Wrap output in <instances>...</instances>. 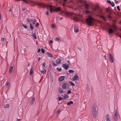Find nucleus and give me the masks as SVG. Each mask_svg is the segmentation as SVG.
Here are the masks:
<instances>
[{
	"label": "nucleus",
	"instance_id": "nucleus-44",
	"mask_svg": "<svg viewBox=\"0 0 121 121\" xmlns=\"http://www.w3.org/2000/svg\"><path fill=\"white\" fill-rule=\"evenodd\" d=\"M57 70L58 71H61V68H56Z\"/></svg>",
	"mask_w": 121,
	"mask_h": 121
},
{
	"label": "nucleus",
	"instance_id": "nucleus-19",
	"mask_svg": "<svg viewBox=\"0 0 121 121\" xmlns=\"http://www.w3.org/2000/svg\"><path fill=\"white\" fill-rule=\"evenodd\" d=\"M46 70L44 69H43V70L41 71V73L43 74H45L46 73Z\"/></svg>",
	"mask_w": 121,
	"mask_h": 121
},
{
	"label": "nucleus",
	"instance_id": "nucleus-18",
	"mask_svg": "<svg viewBox=\"0 0 121 121\" xmlns=\"http://www.w3.org/2000/svg\"><path fill=\"white\" fill-rule=\"evenodd\" d=\"M31 22L33 24H34L35 23L36 20L35 19L31 18Z\"/></svg>",
	"mask_w": 121,
	"mask_h": 121
},
{
	"label": "nucleus",
	"instance_id": "nucleus-53",
	"mask_svg": "<svg viewBox=\"0 0 121 121\" xmlns=\"http://www.w3.org/2000/svg\"><path fill=\"white\" fill-rule=\"evenodd\" d=\"M40 49H39L37 51V52L38 53H39V52H40Z\"/></svg>",
	"mask_w": 121,
	"mask_h": 121
},
{
	"label": "nucleus",
	"instance_id": "nucleus-45",
	"mask_svg": "<svg viewBox=\"0 0 121 121\" xmlns=\"http://www.w3.org/2000/svg\"><path fill=\"white\" fill-rule=\"evenodd\" d=\"M39 23H37L35 25V26L36 27H37L39 26Z\"/></svg>",
	"mask_w": 121,
	"mask_h": 121
},
{
	"label": "nucleus",
	"instance_id": "nucleus-31",
	"mask_svg": "<svg viewBox=\"0 0 121 121\" xmlns=\"http://www.w3.org/2000/svg\"><path fill=\"white\" fill-rule=\"evenodd\" d=\"M30 28L31 30H33V27L31 23L30 24Z\"/></svg>",
	"mask_w": 121,
	"mask_h": 121
},
{
	"label": "nucleus",
	"instance_id": "nucleus-9",
	"mask_svg": "<svg viewBox=\"0 0 121 121\" xmlns=\"http://www.w3.org/2000/svg\"><path fill=\"white\" fill-rule=\"evenodd\" d=\"M69 64L65 63L63 65L62 67H63L66 70H67L69 68Z\"/></svg>",
	"mask_w": 121,
	"mask_h": 121
},
{
	"label": "nucleus",
	"instance_id": "nucleus-20",
	"mask_svg": "<svg viewBox=\"0 0 121 121\" xmlns=\"http://www.w3.org/2000/svg\"><path fill=\"white\" fill-rule=\"evenodd\" d=\"M74 32L76 33H77L78 32L79 30L77 28V26H76L74 27Z\"/></svg>",
	"mask_w": 121,
	"mask_h": 121
},
{
	"label": "nucleus",
	"instance_id": "nucleus-38",
	"mask_svg": "<svg viewBox=\"0 0 121 121\" xmlns=\"http://www.w3.org/2000/svg\"><path fill=\"white\" fill-rule=\"evenodd\" d=\"M41 51L42 52V53L43 54L44 53V52H45V50L44 49H43V48H42L41 49Z\"/></svg>",
	"mask_w": 121,
	"mask_h": 121
},
{
	"label": "nucleus",
	"instance_id": "nucleus-52",
	"mask_svg": "<svg viewBox=\"0 0 121 121\" xmlns=\"http://www.w3.org/2000/svg\"><path fill=\"white\" fill-rule=\"evenodd\" d=\"M52 64L54 66H56V64L55 63H54V62H52Z\"/></svg>",
	"mask_w": 121,
	"mask_h": 121
},
{
	"label": "nucleus",
	"instance_id": "nucleus-21",
	"mask_svg": "<svg viewBox=\"0 0 121 121\" xmlns=\"http://www.w3.org/2000/svg\"><path fill=\"white\" fill-rule=\"evenodd\" d=\"M33 68H31L30 72V74L31 75L33 74Z\"/></svg>",
	"mask_w": 121,
	"mask_h": 121
},
{
	"label": "nucleus",
	"instance_id": "nucleus-58",
	"mask_svg": "<svg viewBox=\"0 0 121 121\" xmlns=\"http://www.w3.org/2000/svg\"><path fill=\"white\" fill-rule=\"evenodd\" d=\"M1 15L0 14V20L1 19Z\"/></svg>",
	"mask_w": 121,
	"mask_h": 121
},
{
	"label": "nucleus",
	"instance_id": "nucleus-26",
	"mask_svg": "<svg viewBox=\"0 0 121 121\" xmlns=\"http://www.w3.org/2000/svg\"><path fill=\"white\" fill-rule=\"evenodd\" d=\"M13 66H11L9 70V73H10L12 72V70L13 69Z\"/></svg>",
	"mask_w": 121,
	"mask_h": 121
},
{
	"label": "nucleus",
	"instance_id": "nucleus-5",
	"mask_svg": "<svg viewBox=\"0 0 121 121\" xmlns=\"http://www.w3.org/2000/svg\"><path fill=\"white\" fill-rule=\"evenodd\" d=\"M33 3L34 4V5L36 4L38 5L40 7H44L46 6L45 5L40 2H33Z\"/></svg>",
	"mask_w": 121,
	"mask_h": 121
},
{
	"label": "nucleus",
	"instance_id": "nucleus-37",
	"mask_svg": "<svg viewBox=\"0 0 121 121\" xmlns=\"http://www.w3.org/2000/svg\"><path fill=\"white\" fill-rule=\"evenodd\" d=\"M1 41L2 42H3L4 41H6V40L4 38H3L1 39Z\"/></svg>",
	"mask_w": 121,
	"mask_h": 121
},
{
	"label": "nucleus",
	"instance_id": "nucleus-54",
	"mask_svg": "<svg viewBox=\"0 0 121 121\" xmlns=\"http://www.w3.org/2000/svg\"><path fill=\"white\" fill-rule=\"evenodd\" d=\"M46 14L47 15H48V11H46Z\"/></svg>",
	"mask_w": 121,
	"mask_h": 121
},
{
	"label": "nucleus",
	"instance_id": "nucleus-42",
	"mask_svg": "<svg viewBox=\"0 0 121 121\" xmlns=\"http://www.w3.org/2000/svg\"><path fill=\"white\" fill-rule=\"evenodd\" d=\"M71 92L70 90H69L68 91L67 94H71Z\"/></svg>",
	"mask_w": 121,
	"mask_h": 121
},
{
	"label": "nucleus",
	"instance_id": "nucleus-30",
	"mask_svg": "<svg viewBox=\"0 0 121 121\" xmlns=\"http://www.w3.org/2000/svg\"><path fill=\"white\" fill-rule=\"evenodd\" d=\"M73 86H75V84L72 82L70 81L69 82Z\"/></svg>",
	"mask_w": 121,
	"mask_h": 121
},
{
	"label": "nucleus",
	"instance_id": "nucleus-24",
	"mask_svg": "<svg viewBox=\"0 0 121 121\" xmlns=\"http://www.w3.org/2000/svg\"><path fill=\"white\" fill-rule=\"evenodd\" d=\"M47 55L49 57L52 58H53V56L52 54L48 52L47 53Z\"/></svg>",
	"mask_w": 121,
	"mask_h": 121
},
{
	"label": "nucleus",
	"instance_id": "nucleus-4",
	"mask_svg": "<svg viewBox=\"0 0 121 121\" xmlns=\"http://www.w3.org/2000/svg\"><path fill=\"white\" fill-rule=\"evenodd\" d=\"M96 106H94L93 107L92 109V113L93 114V116L95 118H96L97 112L96 110Z\"/></svg>",
	"mask_w": 121,
	"mask_h": 121
},
{
	"label": "nucleus",
	"instance_id": "nucleus-1",
	"mask_svg": "<svg viewBox=\"0 0 121 121\" xmlns=\"http://www.w3.org/2000/svg\"><path fill=\"white\" fill-rule=\"evenodd\" d=\"M72 2L78 5L77 9L82 10L85 14L88 15V17L85 20L86 24L89 26H92L94 23V19L90 16V12L88 10L90 7L86 3L81 0H72Z\"/></svg>",
	"mask_w": 121,
	"mask_h": 121
},
{
	"label": "nucleus",
	"instance_id": "nucleus-43",
	"mask_svg": "<svg viewBox=\"0 0 121 121\" xmlns=\"http://www.w3.org/2000/svg\"><path fill=\"white\" fill-rule=\"evenodd\" d=\"M52 27L53 28H54L55 27V25L54 24H52L51 25Z\"/></svg>",
	"mask_w": 121,
	"mask_h": 121
},
{
	"label": "nucleus",
	"instance_id": "nucleus-25",
	"mask_svg": "<svg viewBox=\"0 0 121 121\" xmlns=\"http://www.w3.org/2000/svg\"><path fill=\"white\" fill-rule=\"evenodd\" d=\"M59 92L60 93H63L64 92H63V91L62 89L60 88H59Z\"/></svg>",
	"mask_w": 121,
	"mask_h": 121
},
{
	"label": "nucleus",
	"instance_id": "nucleus-64",
	"mask_svg": "<svg viewBox=\"0 0 121 121\" xmlns=\"http://www.w3.org/2000/svg\"><path fill=\"white\" fill-rule=\"evenodd\" d=\"M62 19V17H60V20H61Z\"/></svg>",
	"mask_w": 121,
	"mask_h": 121
},
{
	"label": "nucleus",
	"instance_id": "nucleus-34",
	"mask_svg": "<svg viewBox=\"0 0 121 121\" xmlns=\"http://www.w3.org/2000/svg\"><path fill=\"white\" fill-rule=\"evenodd\" d=\"M9 105L8 104H6L4 106V107L6 108H9Z\"/></svg>",
	"mask_w": 121,
	"mask_h": 121
},
{
	"label": "nucleus",
	"instance_id": "nucleus-40",
	"mask_svg": "<svg viewBox=\"0 0 121 121\" xmlns=\"http://www.w3.org/2000/svg\"><path fill=\"white\" fill-rule=\"evenodd\" d=\"M111 4L113 7L114 6H115V4L113 2L111 3Z\"/></svg>",
	"mask_w": 121,
	"mask_h": 121
},
{
	"label": "nucleus",
	"instance_id": "nucleus-2",
	"mask_svg": "<svg viewBox=\"0 0 121 121\" xmlns=\"http://www.w3.org/2000/svg\"><path fill=\"white\" fill-rule=\"evenodd\" d=\"M49 7L50 8V11L51 13H52L53 11L57 12L58 11H60V7H59L57 8H56L54 7H53L52 8V6H49Z\"/></svg>",
	"mask_w": 121,
	"mask_h": 121
},
{
	"label": "nucleus",
	"instance_id": "nucleus-28",
	"mask_svg": "<svg viewBox=\"0 0 121 121\" xmlns=\"http://www.w3.org/2000/svg\"><path fill=\"white\" fill-rule=\"evenodd\" d=\"M73 102L72 101H71L69 102H68L67 103V104L68 105H69L71 104H73Z\"/></svg>",
	"mask_w": 121,
	"mask_h": 121
},
{
	"label": "nucleus",
	"instance_id": "nucleus-56",
	"mask_svg": "<svg viewBox=\"0 0 121 121\" xmlns=\"http://www.w3.org/2000/svg\"><path fill=\"white\" fill-rule=\"evenodd\" d=\"M108 17L110 19H111L112 18V17L110 16H108Z\"/></svg>",
	"mask_w": 121,
	"mask_h": 121
},
{
	"label": "nucleus",
	"instance_id": "nucleus-33",
	"mask_svg": "<svg viewBox=\"0 0 121 121\" xmlns=\"http://www.w3.org/2000/svg\"><path fill=\"white\" fill-rule=\"evenodd\" d=\"M69 72L70 73H74V71L73 70H69Z\"/></svg>",
	"mask_w": 121,
	"mask_h": 121
},
{
	"label": "nucleus",
	"instance_id": "nucleus-59",
	"mask_svg": "<svg viewBox=\"0 0 121 121\" xmlns=\"http://www.w3.org/2000/svg\"><path fill=\"white\" fill-rule=\"evenodd\" d=\"M20 120V119H17V120L16 121H19Z\"/></svg>",
	"mask_w": 121,
	"mask_h": 121
},
{
	"label": "nucleus",
	"instance_id": "nucleus-8",
	"mask_svg": "<svg viewBox=\"0 0 121 121\" xmlns=\"http://www.w3.org/2000/svg\"><path fill=\"white\" fill-rule=\"evenodd\" d=\"M69 84L65 83L62 85V87L65 90L66 89L67 87H69Z\"/></svg>",
	"mask_w": 121,
	"mask_h": 121
},
{
	"label": "nucleus",
	"instance_id": "nucleus-17",
	"mask_svg": "<svg viewBox=\"0 0 121 121\" xmlns=\"http://www.w3.org/2000/svg\"><path fill=\"white\" fill-rule=\"evenodd\" d=\"M61 61V59L60 58H59L56 60V62L57 64H59L60 63Z\"/></svg>",
	"mask_w": 121,
	"mask_h": 121
},
{
	"label": "nucleus",
	"instance_id": "nucleus-49",
	"mask_svg": "<svg viewBox=\"0 0 121 121\" xmlns=\"http://www.w3.org/2000/svg\"><path fill=\"white\" fill-rule=\"evenodd\" d=\"M107 2L109 4H111L112 2H111V1L109 0H107Z\"/></svg>",
	"mask_w": 121,
	"mask_h": 121
},
{
	"label": "nucleus",
	"instance_id": "nucleus-11",
	"mask_svg": "<svg viewBox=\"0 0 121 121\" xmlns=\"http://www.w3.org/2000/svg\"><path fill=\"white\" fill-rule=\"evenodd\" d=\"M108 33L109 34V36L111 37H112L113 34V30L111 28H109L108 31Z\"/></svg>",
	"mask_w": 121,
	"mask_h": 121
},
{
	"label": "nucleus",
	"instance_id": "nucleus-7",
	"mask_svg": "<svg viewBox=\"0 0 121 121\" xmlns=\"http://www.w3.org/2000/svg\"><path fill=\"white\" fill-rule=\"evenodd\" d=\"M118 113L117 110L116 109L114 114V120L115 121H117L118 120V118L117 116Z\"/></svg>",
	"mask_w": 121,
	"mask_h": 121
},
{
	"label": "nucleus",
	"instance_id": "nucleus-50",
	"mask_svg": "<svg viewBox=\"0 0 121 121\" xmlns=\"http://www.w3.org/2000/svg\"><path fill=\"white\" fill-rule=\"evenodd\" d=\"M52 40H51L49 41V43L50 44H51L52 43Z\"/></svg>",
	"mask_w": 121,
	"mask_h": 121
},
{
	"label": "nucleus",
	"instance_id": "nucleus-41",
	"mask_svg": "<svg viewBox=\"0 0 121 121\" xmlns=\"http://www.w3.org/2000/svg\"><path fill=\"white\" fill-rule=\"evenodd\" d=\"M67 0H64L65 2H64V3L63 4V6H64L65 5V2H66L67 1Z\"/></svg>",
	"mask_w": 121,
	"mask_h": 121
},
{
	"label": "nucleus",
	"instance_id": "nucleus-63",
	"mask_svg": "<svg viewBox=\"0 0 121 121\" xmlns=\"http://www.w3.org/2000/svg\"><path fill=\"white\" fill-rule=\"evenodd\" d=\"M119 37L120 38H121V35L119 36Z\"/></svg>",
	"mask_w": 121,
	"mask_h": 121
},
{
	"label": "nucleus",
	"instance_id": "nucleus-57",
	"mask_svg": "<svg viewBox=\"0 0 121 121\" xmlns=\"http://www.w3.org/2000/svg\"><path fill=\"white\" fill-rule=\"evenodd\" d=\"M67 62H68V64H70V61H69V60H68V61H67Z\"/></svg>",
	"mask_w": 121,
	"mask_h": 121
},
{
	"label": "nucleus",
	"instance_id": "nucleus-12",
	"mask_svg": "<svg viewBox=\"0 0 121 121\" xmlns=\"http://www.w3.org/2000/svg\"><path fill=\"white\" fill-rule=\"evenodd\" d=\"M109 60L110 62H113V56L111 53H110L109 54Z\"/></svg>",
	"mask_w": 121,
	"mask_h": 121
},
{
	"label": "nucleus",
	"instance_id": "nucleus-22",
	"mask_svg": "<svg viewBox=\"0 0 121 121\" xmlns=\"http://www.w3.org/2000/svg\"><path fill=\"white\" fill-rule=\"evenodd\" d=\"M99 16L104 21H106V18L105 17H104L102 15H99Z\"/></svg>",
	"mask_w": 121,
	"mask_h": 121
},
{
	"label": "nucleus",
	"instance_id": "nucleus-35",
	"mask_svg": "<svg viewBox=\"0 0 121 121\" xmlns=\"http://www.w3.org/2000/svg\"><path fill=\"white\" fill-rule=\"evenodd\" d=\"M26 20L27 22L30 23V22L31 20H30L29 18H27L26 19Z\"/></svg>",
	"mask_w": 121,
	"mask_h": 121
},
{
	"label": "nucleus",
	"instance_id": "nucleus-55",
	"mask_svg": "<svg viewBox=\"0 0 121 121\" xmlns=\"http://www.w3.org/2000/svg\"><path fill=\"white\" fill-rule=\"evenodd\" d=\"M115 3H116V4H117L118 3V1L117 0H115Z\"/></svg>",
	"mask_w": 121,
	"mask_h": 121
},
{
	"label": "nucleus",
	"instance_id": "nucleus-13",
	"mask_svg": "<svg viewBox=\"0 0 121 121\" xmlns=\"http://www.w3.org/2000/svg\"><path fill=\"white\" fill-rule=\"evenodd\" d=\"M65 77L63 76H60L58 78V80L60 81H63L65 79Z\"/></svg>",
	"mask_w": 121,
	"mask_h": 121
},
{
	"label": "nucleus",
	"instance_id": "nucleus-15",
	"mask_svg": "<svg viewBox=\"0 0 121 121\" xmlns=\"http://www.w3.org/2000/svg\"><path fill=\"white\" fill-rule=\"evenodd\" d=\"M31 36H32L35 39H36V36L35 35V33H34L33 32L31 33L30 34Z\"/></svg>",
	"mask_w": 121,
	"mask_h": 121
},
{
	"label": "nucleus",
	"instance_id": "nucleus-36",
	"mask_svg": "<svg viewBox=\"0 0 121 121\" xmlns=\"http://www.w3.org/2000/svg\"><path fill=\"white\" fill-rule=\"evenodd\" d=\"M60 109H59L56 112V114H58L60 112Z\"/></svg>",
	"mask_w": 121,
	"mask_h": 121
},
{
	"label": "nucleus",
	"instance_id": "nucleus-3",
	"mask_svg": "<svg viewBox=\"0 0 121 121\" xmlns=\"http://www.w3.org/2000/svg\"><path fill=\"white\" fill-rule=\"evenodd\" d=\"M65 14L66 16L68 17H73L75 19H76V18L75 17V14L73 13L66 12L65 13Z\"/></svg>",
	"mask_w": 121,
	"mask_h": 121
},
{
	"label": "nucleus",
	"instance_id": "nucleus-39",
	"mask_svg": "<svg viewBox=\"0 0 121 121\" xmlns=\"http://www.w3.org/2000/svg\"><path fill=\"white\" fill-rule=\"evenodd\" d=\"M22 26L23 27H24L26 29L27 28V26L23 24H22Z\"/></svg>",
	"mask_w": 121,
	"mask_h": 121
},
{
	"label": "nucleus",
	"instance_id": "nucleus-16",
	"mask_svg": "<svg viewBox=\"0 0 121 121\" xmlns=\"http://www.w3.org/2000/svg\"><path fill=\"white\" fill-rule=\"evenodd\" d=\"M106 121H111L109 117L108 114L106 115Z\"/></svg>",
	"mask_w": 121,
	"mask_h": 121
},
{
	"label": "nucleus",
	"instance_id": "nucleus-23",
	"mask_svg": "<svg viewBox=\"0 0 121 121\" xmlns=\"http://www.w3.org/2000/svg\"><path fill=\"white\" fill-rule=\"evenodd\" d=\"M46 64V63L45 62H43L42 64H41V65H42V67L43 69H44L45 68Z\"/></svg>",
	"mask_w": 121,
	"mask_h": 121
},
{
	"label": "nucleus",
	"instance_id": "nucleus-32",
	"mask_svg": "<svg viewBox=\"0 0 121 121\" xmlns=\"http://www.w3.org/2000/svg\"><path fill=\"white\" fill-rule=\"evenodd\" d=\"M6 84V87H9V83L8 82H7Z\"/></svg>",
	"mask_w": 121,
	"mask_h": 121
},
{
	"label": "nucleus",
	"instance_id": "nucleus-29",
	"mask_svg": "<svg viewBox=\"0 0 121 121\" xmlns=\"http://www.w3.org/2000/svg\"><path fill=\"white\" fill-rule=\"evenodd\" d=\"M69 97V96L68 95H65L64 96L63 99H66L68 98Z\"/></svg>",
	"mask_w": 121,
	"mask_h": 121
},
{
	"label": "nucleus",
	"instance_id": "nucleus-14",
	"mask_svg": "<svg viewBox=\"0 0 121 121\" xmlns=\"http://www.w3.org/2000/svg\"><path fill=\"white\" fill-rule=\"evenodd\" d=\"M35 99V98L34 97L30 101V105H32L34 104Z\"/></svg>",
	"mask_w": 121,
	"mask_h": 121
},
{
	"label": "nucleus",
	"instance_id": "nucleus-47",
	"mask_svg": "<svg viewBox=\"0 0 121 121\" xmlns=\"http://www.w3.org/2000/svg\"><path fill=\"white\" fill-rule=\"evenodd\" d=\"M56 40L58 41L60 40L59 39L58 37H56Z\"/></svg>",
	"mask_w": 121,
	"mask_h": 121
},
{
	"label": "nucleus",
	"instance_id": "nucleus-61",
	"mask_svg": "<svg viewBox=\"0 0 121 121\" xmlns=\"http://www.w3.org/2000/svg\"><path fill=\"white\" fill-rule=\"evenodd\" d=\"M0 121H4V120L3 119H1L0 120Z\"/></svg>",
	"mask_w": 121,
	"mask_h": 121
},
{
	"label": "nucleus",
	"instance_id": "nucleus-6",
	"mask_svg": "<svg viewBox=\"0 0 121 121\" xmlns=\"http://www.w3.org/2000/svg\"><path fill=\"white\" fill-rule=\"evenodd\" d=\"M94 11L96 12L97 10L98 12L100 14L102 12V11L101 9V8H99V7L97 6H96L95 8H94Z\"/></svg>",
	"mask_w": 121,
	"mask_h": 121
},
{
	"label": "nucleus",
	"instance_id": "nucleus-27",
	"mask_svg": "<svg viewBox=\"0 0 121 121\" xmlns=\"http://www.w3.org/2000/svg\"><path fill=\"white\" fill-rule=\"evenodd\" d=\"M113 28L114 30H116L117 29V27L116 26L115 24H113Z\"/></svg>",
	"mask_w": 121,
	"mask_h": 121
},
{
	"label": "nucleus",
	"instance_id": "nucleus-51",
	"mask_svg": "<svg viewBox=\"0 0 121 121\" xmlns=\"http://www.w3.org/2000/svg\"><path fill=\"white\" fill-rule=\"evenodd\" d=\"M77 48L80 51H81V48L80 47H77Z\"/></svg>",
	"mask_w": 121,
	"mask_h": 121
},
{
	"label": "nucleus",
	"instance_id": "nucleus-62",
	"mask_svg": "<svg viewBox=\"0 0 121 121\" xmlns=\"http://www.w3.org/2000/svg\"><path fill=\"white\" fill-rule=\"evenodd\" d=\"M40 57H39V58L38 59V61H39V60H40Z\"/></svg>",
	"mask_w": 121,
	"mask_h": 121
},
{
	"label": "nucleus",
	"instance_id": "nucleus-10",
	"mask_svg": "<svg viewBox=\"0 0 121 121\" xmlns=\"http://www.w3.org/2000/svg\"><path fill=\"white\" fill-rule=\"evenodd\" d=\"M79 77L78 76V74H76L73 77V81H77L78 80L79 78Z\"/></svg>",
	"mask_w": 121,
	"mask_h": 121
},
{
	"label": "nucleus",
	"instance_id": "nucleus-48",
	"mask_svg": "<svg viewBox=\"0 0 121 121\" xmlns=\"http://www.w3.org/2000/svg\"><path fill=\"white\" fill-rule=\"evenodd\" d=\"M117 9L119 11H120V7L119 6H117Z\"/></svg>",
	"mask_w": 121,
	"mask_h": 121
},
{
	"label": "nucleus",
	"instance_id": "nucleus-46",
	"mask_svg": "<svg viewBox=\"0 0 121 121\" xmlns=\"http://www.w3.org/2000/svg\"><path fill=\"white\" fill-rule=\"evenodd\" d=\"M63 99V98H61V97H59L58 98V99L59 100V101L61 100V99Z\"/></svg>",
	"mask_w": 121,
	"mask_h": 121
},
{
	"label": "nucleus",
	"instance_id": "nucleus-60",
	"mask_svg": "<svg viewBox=\"0 0 121 121\" xmlns=\"http://www.w3.org/2000/svg\"><path fill=\"white\" fill-rule=\"evenodd\" d=\"M30 65V63H28V65H27V66H29V65Z\"/></svg>",
	"mask_w": 121,
	"mask_h": 121
}]
</instances>
